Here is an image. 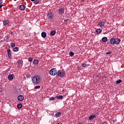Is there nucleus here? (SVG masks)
I'll return each instance as SVG.
<instances>
[{
    "label": "nucleus",
    "instance_id": "9",
    "mask_svg": "<svg viewBox=\"0 0 124 124\" xmlns=\"http://www.w3.org/2000/svg\"><path fill=\"white\" fill-rule=\"evenodd\" d=\"M17 100H18V101H23V100H24L23 96L22 95H19V96H18Z\"/></svg>",
    "mask_w": 124,
    "mask_h": 124
},
{
    "label": "nucleus",
    "instance_id": "16",
    "mask_svg": "<svg viewBox=\"0 0 124 124\" xmlns=\"http://www.w3.org/2000/svg\"><path fill=\"white\" fill-rule=\"evenodd\" d=\"M94 118H96V116L95 115H90L89 117V119L90 120H93V119Z\"/></svg>",
    "mask_w": 124,
    "mask_h": 124
},
{
    "label": "nucleus",
    "instance_id": "5",
    "mask_svg": "<svg viewBox=\"0 0 124 124\" xmlns=\"http://www.w3.org/2000/svg\"><path fill=\"white\" fill-rule=\"evenodd\" d=\"M47 17L48 19H53L54 18V14L52 12H49L47 13Z\"/></svg>",
    "mask_w": 124,
    "mask_h": 124
},
{
    "label": "nucleus",
    "instance_id": "7",
    "mask_svg": "<svg viewBox=\"0 0 124 124\" xmlns=\"http://www.w3.org/2000/svg\"><path fill=\"white\" fill-rule=\"evenodd\" d=\"M19 9L21 10L22 11L25 10L26 9V6L25 5L22 4L19 6Z\"/></svg>",
    "mask_w": 124,
    "mask_h": 124
},
{
    "label": "nucleus",
    "instance_id": "26",
    "mask_svg": "<svg viewBox=\"0 0 124 124\" xmlns=\"http://www.w3.org/2000/svg\"><path fill=\"white\" fill-rule=\"evenodd\" d=\"M82 67H86L87 66V64L86 63H83L81 64Z\"/></svg>",
    "mask_w": 124,
    "mask_h": 124
},
{
    "label": "nucleus",
    "instance_id": "18",
    "mask_svg": "<svg viewBox=\"0 0 124 124\" xmlns=\"http://www.w3.org/2000/svg\"><path fill=\"white\" fill-rule=\"evenodd\" d=\"M23 107V105H22V104H18L17 105V108L18 109H21V108H22Z\"/></svg>",
    "mask_w": 124,
    "mask_h": 124
},
{
    "label": "nucleus",
    "instance_id": "2",
    "mask_svg": "<svg viewBox=\"0 0 124 124\" xmlns=\"http://www.w3.org/2000/svg\"><path fill=\"white\" fill-rule=\"evenodd\" d=\"M109 42L110 44L112 45H114V44L118 45V44H120V43L121 42V39L111 38L109 40Z\"/></svg>",
    "mask_w": 124,
    "mask_h": 124
},
{
    "label": "nucleus",
    "instance_id": "17",
    "mask_svg": "<svg viewBox=\"0 0 124 124\" xmlns=\"http://www.w3.org/2000/svg\"><path fill=\"white\" fill-rule=\"evenodd\" d=\"M102 31L101 29H98L96 30V33H97V34L100 33V32H101Z\"/></svg>",
    "mask_w": 124,
    "mask_h": 124
},
{
    "label": "nucleus",
    "instance_id": "38",
    "mask_svg": "<svg viewBox=\"0 0 124 124\" xmlns=\"http://www.w3.org/2000/svg\"><path fill=\"white\" fill-rule=\"evenodd\" d=\"M31 0V1H34V2L35 0Z\"/></svg>",
    "mask_w": 124,
    "mask_h": 124
},
{
    "label": "nucleus",
    "instance_id": "10",
    "mask_svg": "<svg viewBox=\"0 0 124 124\" xmlns=\"http://www.w3.org/2000/svg\"><path fill=\"white\" fill-rule=\"evenodd\" d=\"M106 23V21H105V22L100 21L98 23V25L101 28V27H104V25H105Z\"/></svg>",
    "mask_w": 124,
    "mask_h": 124
},
{
    "label": "nucleus",
    "instance_id": "24",
    "mask_svg": "<svg viewBox=\"0 0 124 124\" xmlns=\"http://www.w3.org/2000/svg\"><path fill=\"white\" fill-rule=\"evenodd\" d=\"M69 55L70 56V57H73L74 56V53H73V52L71 51L69 53Z\"/></svg>",
    "mask_w": 124,
    "mask_h": 124
},
{
    "label": "nucleus",
    "instance_id": "31",
    "mask_svg": "<svg viewBox=\"0 0 124 124\" xmlns=\"http://www.w3.org/2000/svg\"><path fill=\"white\" fill-rule=\"evenodd\" d=\"M35 89L36 90V89H40V86H36L35 87Z\"/></svg>",
    "mask_w": 124,
    "mask_h": 124
},
{
    "label": "nucleus",
    "instance_id": "19",
    "mask_svg": "<svg viewBox=\"0 0 124 124\" xmlns=\"http://www.w3.org/2000/svg\"><path fill=\"white\" fill-rule=\"evenodd\" d=\"M38 62H39L38 61V60H34L33 61V64L35 65V64H38Z\"/></svg>",
    "mask_w": 124,
    "mask_h": 124
},
{
    "label": "nucleus",
    "instance_id": "21",
    "mask_svg": "<svg viewBox=\"0 0 124 124\" xmlns=\"http://www.w3.org/2000/svg\"><path fill=\"white\" fill-rule=\"evenodd\" d=\"M55 34H56V31H52L50 32V35H51L52 36H54Z\"/></svg>",
    "mask_w": 124,
    "mask_h": 124
},
{
    "label": "nucleus",
    "instance_id": "20",
    "mask_svg": "<svg viewBox=\"0 0 124 124\" xmlns=\"http://www.w3.org/2000/svg\"><path fill=\"white\" fill-rule=\"evenodd\" d=\"M41 0H35L34 1V4H38Z\"/></svg>",
    "mask_w": 124,
    "mask_h": 124
},
{
    "label": "nucleus",
    "instance_id": "8",
    "mask_svg": "<svg viewBox=\"0 0 124 124\" xmlns=\"http://www.w3.org/2000/svg\"><path fill=\"white\" fill-rule=\"evenodd\" d=\"M59 14H61V15L63 14L64 13V8H61L58 10Z\"/></svg>",
    "mask_w": 124,
    "mask_h": 124
},
{
    "label": "nucleus",
    "instance_id": "15",
    "mask_svg": "<svg viewBox=\"0 0 124 124\" xmlns=\"http://www.w3.org/2000/svg\"><path fill=\"white\" fill-rule=\"evenodd\" d=\"M108 40V39L106 37H104L102 39V41H103V42H107Z\"/></svg>",
    "mask_w": 124,
    "mask_h": 124
},
{
    "label": "nucleus",
    "instance_id": "34",
    "mask_svg": "<svg viewBox=\"0 0 124 124\" xmlns=\"http://www.w3.org/2000/svg\"><path fill=\"white\" fill-rule=\"evenodd\" d=\"M102 124H108V123H107V122H104Z\"/></svg>",
    "mask_w": 124,
    "mask_h": 124
},
{
    "label": "nucleus",
    "instance_id": "11",
    "mask_svg": "<svg viewBox=\"0 0 124 124\" xmlns=\"http://www.w3.org/2000/svg\"><path fill=\"white\" fill-rule=\"evenodd\" d=\"M8 80H13V79H14V74H12V75H9L8 77Z\"/></svg>",
    "mask_w": 124,
    "mask_h": 124
},
{
    "label": "nucleus",
    "instance_id": "27",
    "mask_svg": "<svg viewBox=\"0 0 124 124\" xmlns=\"http://www.w3.org/2000/svg\"><path fill=\"white\" fill-rule=\"evenodd\" d=\"M120 83H122L121 79H119V80L116 81V84H120Z\"/></svg>",
    "mask_w": 124,
    "mask_h": 124
},
{
    "label": "nucleus",
    "instance_id": "33",
    "mask_svg": "<svg viewBox=\"0 0 124 124\" xmlns=\"http://www.w3.org/2000/svg\"><path fill=\"white\" fill-rule=\"evenodd\" d=\"M26 77L27 78H31V76L29 74L26 75Z\"/></svg>",
    "mask_w": 124,
    "mask_h": 124
},
{
    "label": "nucleus",
    "instance_id": "13",
    "mask_svg": "<svg viewBox=\"0 0 124 124\" xmlns=\"http://www.w3.org/2000/svg\"><path fill=\"white\" fill-rule=\"evenodd\" d=\"M41 36L43 38H45V37H46V36H47V34L45 32H42L41 33Z\"/></svg>",
    "mask_w": 124,
    "mask_h": 124
},
{
    "label": "nucleus",
    "instance_id": "36",
    "mask_svg": "<svg viewBox=\"0 0 124 124\" xmlns=\"http://www.w3.org/2000/svg\"><path fill=\"white\" fill-rule=\"evenodd\" d=\"M2 3V2H1V1H0V4L1 5Z\"/></svg>",
    "mask_w": 124,
    "mask_h": 124
},
{
    "label": "nucleus",
    "instance_id": "30",
    "mask_svg": "<svg viewBox=\"0 0 124 124\" xmlns=\"http://www.w3.org/2000/svg\"><path fill=\"white\" fill-rule=\"evenodd\" d=\"M15 45H16V44L14 43H12L11 44V46L12 47H15Z\"/></svg>",
    "mask_w": 124,
    "mask_h": 124
},
{
    "label": "nucleus",
    "instance_id": "39",
    "mask_svg": "<svg viewBox=\"0 0 124 124\" xmlns=\"http://www.w3.org/2000/svg\"><path fill=\"white\" fill-rule=\"evenodd\" d=\"M11 34H13V33H11Z\"/></svg>",
    "mask_w": 124,
    "mask_h": 124
},
{
    "label": "nucleus",
    "instance_id": "35",
    "mask_svg": "<svg viewBox=\"0 0 124 124\" xmlns=\"http://www.w3.org/2000/svg\"><path fill=\"white\" fill-rule=\"evenodd\" d=\"M2 7V5H0V8H1Z\"/></svg>",
    "mask_w": 124,
    "mask_h": 124
},
{
    "label": "nucleus",
    "instance_id": "4",
    "mask_svg": "<svg viewBox=\"0 0 124 124\" xmlns=\"http://www.w3.org/2000/svg\"><path fill=\"white\" fill-rule=\"evenodd\" d=\"M64 75H65V73H64L62 71H61V70L57 71L56 73V76H58L59 77H63Z\"/></svg>",
    "mask_w": 124,
    "mask_h": 124
},
{
    "label": "nucleus",
    "instance_id": "40",
    "mask_svg": "<svg viewBox=\"0 0 124 124\" xmlns=\"http://www.w3.org/2000/svg\"><path fill=\"white\" fill-rule=\"evenodd\" d=\"M82 1H84V0H82Z\"/></svg>",
    "mask_w": 124,
    "mask_h": 124
},
{
    "label": "nucleus",
    "instance_id": "1",
    "mask_svg": "<svg viewBox=\"0 0 124 124\" xmlns=\"http://www.w3.org/2000/svg\"><path fill=\"white\" fill-rule=\"evenodd\" d=\"M42 80V78L40 76H35L32 78V83L34 84H39Z\"/></svg>",
    "mask_w": 124,
    "mask_h": 124
},
{
    "label": "nucleus",
    "instance_id": "25",
    "mask_svg": "<svg viewBox=\"0 0 124 124\" xmlns=\"http://www.w3.org/2000/svg\"><path fill=\"white\" fill-rule=\"evenodd\" d=\"M17 63L18 64H22V63H23V61H22V60H19V61H18V62H17Z\"/></svg>",
    "mask_w": 124,
    "mask_h": 124
},
{
    "label": "nucleus",
    "instance_id": "6",
    "mask_svg": "<svg viewBox=\"0 0 124 124\" xmlns=\"http://www.w3.org/2000/svg\"><path fill=\"white\" fill-rule=\"evenodd\" d=\"M3 24L5 27H8V26H9V21L8 20H4L3 22Z\"/></svg>",
    "mask_w": 124,
    "mask_h": 124
},
{
    "label": "nucleus",
    "instance_id": "32",
    "mask_svg": "<svg viewBox=\"0 0 124 124\" xmlns=\"http://www.w3.org/2000/svg\"><path fill=\"white\" fill-rule=\"evenodd\" d=\"M49 100H55V97H51V98H49Z\"/></svg>",
    "mask_w": 124,
    "mask_h": 124
},
{
    "label": "nucleus",
    "instance_id": "14",
    "mask_svg": "<svg viewBox=\"0 0 124 124\" xmlns=\"http://www.w3.org/2000/svg\"><path fill=\"white\" fill-rule=\"evenodd\" d=\"M55 98H57V99H62L63 98V96L62 95H57L55 97Z\"/></svg>",
    "mask_w": 124,
    "mask_h": 124
},
{
    "label": "nucleus",
    "instance_id": "29",
    "mask_svg": "<svg viewBox=\"0 0 124 124\" xmlns=\"http://www.w3.org/2000/svg\"><path fill=\"white\" fill-rule=\"evenodd\" d=\"M32 60H33V59H32V58H31V57H30V58L28 59V61H29V62H32Z\"/></svg>",
    "mask_w": 124,
    "mask_h": 124
},
{
    "label": "nucleus",
    "instance_id": "12",
    "mask_svg": "<svg viewBox=\"0 0 124 124\" xmlns=\"http://www.w3.org/2000/svg\"><path fill=\"white\" fill-rule=\"evenodd\" d=\"M7 54L9 58H10V59H11V57H12L11 55V50L10 49H8L7 50Z\"/></svg>",
    "mask_w": 124,
    "mask_h": 124
},
{
    "label": "nucleus",
    "instance_id": "37",
    "mask_svg": "<svg viewBox=\"0 0 124 124\" xmlns=\"http://www.w3.org/2000/svg\"><path fill=\"white\" fill-rule=\"evenodd\" d=\"M57 124H62V123H57Z\"/></svg>",
    "mask_w": 124,
    "mask_h": 124
},
{
    "label": "nucleus",
    "instance_id": "3",
    "mask_svg": "<svg viewBox=\"0 0 124 124\" xmlns=\"http://www.w3.org/2000/svg\"><path fill=\"white\" fill-rule=\"evenodd\" d=\"M57 72L56 68H52L50 70L49 74L52 76H55L57 75Z\"/></svg>",
    "mask_w": 124,
    "mask_h": 124
},
{
    "label": "nucleus",
    "instance_id": "28",
    "mask_svg": "<svg viewBox=\"0 0 124 124\" xmlns=\"http://www.w3.org/2000/svg\"><path fill=\"white\" fill-rule=\"evenodd\" d=\"M106 54V55H110V54H112V52L111 51H108Z\"/></svg>",
    "mask_w": 124,
    "mask_h": 124
},
{
    "label": "nucleus",
    "instance_id": "22",
    "mask_svg": "<svg viewBox=\"0 0 124 124\" xmlns=\"http://www.w3.org/2000/svg\"><path fill=\"white\" fill-rule=\"evenodd\" d=\"M13 50L14 52H18L19 51V48L18 47H15L13 48Z\"/></svg>",
    "mask_w": 124,
    "mask_h": 124
},
{
    "label": "nucleus",
    "instance_id": "23",
    "mask_svg": "<svg viewBox=\"0 0 124 124\" xmlns=\"http://www.w3.org/2000/svg\"><path fill=\"white\" fill-rule=\"evenodd\" d=\"M61 115H62V112H57L56 114V117H60Z\"/></svg>",
    "mask_w": 124,
    "mask_h": 124
}]
</instances>
